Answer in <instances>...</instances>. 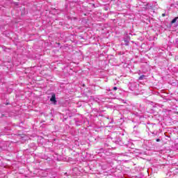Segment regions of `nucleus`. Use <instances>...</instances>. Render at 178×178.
I'll return each mask as SVG.
<instances>
[{"label": "nucleus", "instance_id": "1", "mask_svg": "<svg viewBox=\"0 0 178 178\" xmlns=\"http://www.w3.org/2000/svg\"><path fill=\"white\" fill-rule=\"evenodd\" d=\"M50 101L51 102H54V105H56V97H55V94H53L51 95V97L50 99Z\"/></svg>", "mask_w": 178, "mask_h": 178}, {"label": "nucleus", "instance_id": "2", "mask_svg": "<svg viewBox=\"0 0 178 178\" xmlns=\"http://www.w3.org/2000/svg\"><path fill=\"white\" fill-rule=\"evenodd\" d=\"M178 17H175L172 22V24H173V23H176V22L177 21Z\"/></svg>", "mask_w": 178, "mask_h": 178}, {"label": "nucleus", "instance_id": "3", "mask_svg": "<svg viewBox=\"0 0 178 178\" xmlns=\"http://www.w3.org/2000/svg\"><path fill=\"white\" fill-rule=\"evenodd\" d=\"M144 77H145V76L142 75L139 77V80H143V79H144Z\"/></svg>", "mask_w": 178, "mask_h": 178}, {"label": "nucleus", "instance_id": "4", "mask_svg": "<svg viewBox=\"0 0 178 178\" xmlns=\"http://www.w3.org/2000/svg\"><path fill=\"white\" fill-rule=\"evenodd\" d=\"M113 90H118V88L114 87V88H113Z\"/></svg>", "mask_w": 178, "mask_h": 178}, {"label": "nucleus", "instance_id": "5", "mask_svg": "<svg viewBox=\"0 0 178 178\" xmlns=\"http://www.w3.org/2000/svg\"><path fill=\"white\" fill-rule=\"evenodd\" d=\"M162 16H163V17H165V14H163Z\"/></svg>", "mask_w": 178, "mask_h": 178}, {"label": "nucleus", "instance_id": "6", "mask_svg": "<svg viewBox=\"0 0 178 178\" xmlns=\"http://www.w3.org/2000/svg\"><path fill=\"white\" fill-rule=\"evenodd\" d=\"M156 141H157V142L159 141V139H157Z\"/></svg>", "mask_w": 178, "mask_h": 178}]
</instances>
